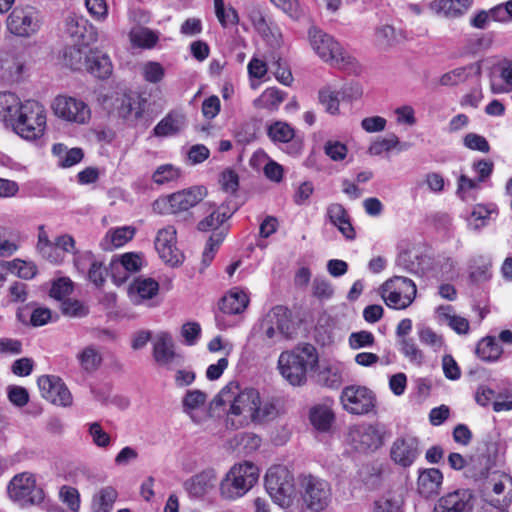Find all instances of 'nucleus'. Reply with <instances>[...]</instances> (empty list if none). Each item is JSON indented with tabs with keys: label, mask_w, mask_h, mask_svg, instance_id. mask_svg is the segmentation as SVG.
<instances>
[{
	"label": "nucleus",
	"mask_w": 512,
	"mask_h": 512,
	"mask_svg": "<svg viewBox=\"0 0 512 512\" xmlns=\"http://www.w3.org/2000/svg\"><path fill=\"white\" fill-rule=\"evenodd\" d=\"M375 342L374 335L366 330L353 332L349 336V346L353 350L371 347Z\"/></svg>",
	"instance_id": "51"
},
{
	"label": "nucleus",
	"mask_w": 512,
	"mask_h": 512,
	"mask_svg": "<svg viewBox=\"0 0 512 512\" xmlns=\"http://www.w3.org/2000/svg\"><path fill=\"white\" fill-rule=\"evenodd\" d=\"M38 387L42 397L53 404L69 406L72 403V395L59 377L43 375L38 379Z\"/></svg>",
	"instance_id": "20"
},
{
	"label": "nucleus",
	"mask_w": 512,
	"mask_h": 512,
	"mask_svg": "<svg viewBox=\"0 0 512 512\" xmlns=\"http://www.w3.org/2000/svg\"><path fill=\"white\" fill-rule=\"evenodd\" d=\"M5 265H8L12 269L16 270L18 277L22 279H31L36 275L37 272L36 267L33 264L19 259L5 263Z\"/></svg>",
	"instance_id": "61"
},
{
	"label": "nucleus",
	"mask_w": 512,
	"mask_h": 512,
	"mask_svg": "<svg viewBox=\"0 0 512 512\" xmlns=\"http://www.w3.org/2000/svg\"><path fill=\"white\" fill-rule=\"evenodd\" d=\"M40 25V13L30 5L15 7L7 18L8 30L12 34L21 37H29L35 34Z\"/></svg>",
	"instance_id": "13"
},
{
	"label": "nucleus",
	"mask_w": 512,
	"mask_h": 512,
	"mask_svg": "<svg viewBox=\"0 0 512 512\" xmlns=\"http://www.w3.org/2000/svg\"><path fill=\"white\" fill-rule=\"evenodd\" d=\"M207 190L203 186H194L169 195L167 198L157 200L154 207L160 204L168 205V212L172 214L186 211L197 205L206 196Z\"/></svg>",
	"instance_id": "17"
},
{
	"label": "nucleus",
	"mask_w": 512,
	"mask_h": 512,
	"mask_svg": "<svg viewBox=\"0 0 512 512\" xmlns=\"http://www.w3.org/2000/svg\"><path fill=\"white\" fill-rule=\"evenodd\" d=\"M216 479V471L209 468L188 479L184 487L191 496L201 497L214 487Z\"/></svg>",
	"instance_id": "23"
},
{
	"label": "nucleus",
	"mask_w": 512,
	"mask_h": 512,
	"mask_svg": "<svg viewBox=\"0 0 512 512\" xmlns=\"http://www.w3.org/2000/svg\"><path fill=\"white\" fill-rule=\"evenodd\" d=\"M384 427L379 424H357L348 430L347 441L359 452L375 451L383 445Z\"/></svg>",
	"instance_id": "11"
},
{
	"label": "nucleus",
	"mask_w": 512,
	"mask_h": 512,
	"mask_svg": "<svg viewBox=\"0 0 512 512\" xmlns=\"http://www.w3.org/2000/svg\"><path fill=\"white\" fill-rule=\"evenodd\" d=\"M419 455V443L414 437L397 438L390 449L391 459L401 467L411 466Z\"/></svg>",
	"instance_id": "21"
},
{
	"label": "nucleus",
	"mask_w": 512,
	"mask_h": 512,
	"mask_svg": "<svg viewBox=\"0 0 512 512\" xmlns=\"http://www.w3.org/2000/svg\"><path fill=\"white\" fill-rule=\"evenodd\" d=\"M284 101V93L277 88L266 89L253 104L256 108L274 110Z\"/></svg>",
	"instance_id": "40"
},
{
	"label": "nucleus",
	"mask_w": 512,
	"mask_h": 512,
	"mask_svg": "<svg viewBox=\"0 0 512 512\" xmlns=\"http://www.w3.org/2000/svg\"><path fill=\"white\" fill-rule=\"evenodd\" d=\"M207 394L199 389L188 390L182 398L183 412L193 418V412L203 407Z\"/></svg>",
	"instance_id": "41"
},
{
	"label": "nucleus",
	"mask_w": 512,
	"mask_h": 512,
	"mask_svg": "<svg viewBox=\"0 0 512 512\" xmlns=\"http://www.w3.org/2000/svg\"><path fill=\"white\" fill-rule=\"evenodd\" d=\"M131 39L138 46L151 48L156 44L158 37L147 28H138L131 32Z\"/></svg>",
	"instance_id": "50"
},
{
	"label": "nucleus",
	"mask_w": 512,
	"mask_h": 512,
	"mask_svg": "<svg viewBox=\"0 0 512 512\" xmlns=\"http://www.w3.org/2000/svg\"><path fill=\"white\" fill-rule=\"evenodd\" d=\"M492 211L482 205H477L471 212L468 218V226L472 230H479L487 225V221L490 218Z\"/></svg>",
	"instance_id": "49"
},
{
	"label": "nucleus",
	"mask_w": 512,
	"mask_h": 512,
	"mask_svg": "<svg viewBox=\"0 0 512 512\" xmlns=\"http://www.w3.org/2000/svg\"><path fill=\"white\" fill-rule=\"evenodd\" d=\"M233 213L234 211H229L224 205H221L197 224L199 231H215L208 239L202 254V262L205 266H208L211 263L218 247L226 237L225 229H218L227 219L232 216Z\"/></svg>",
	"instance_id": "7"
},
{
	"label": "nucleus",
	"mask_w": 512,
	"mask_h": 512,
	"mask_svg": "<svg viewBox=\"0 0 512 512\" xmlns=\"http://www.w3.org/2000/svg\"><path fill=\"white\" fill-rule=\"evenodd\" d=\"M302 498L311 510H322L328 505L330 499L329 484L319 478L306 476L301 481Z\"/></svg>",
	"instance_id": "16"
},
{
	"label": "nucleus",
	"mask_w": 512,
	"mask_h": 512,
	"mask_svg": "<svg viewBox=\"0 0 512 512\" xmlns=\"http://www.w3.org/2000/svg\"><path fill=\"white\" fill-rule=\"evenodd\" d=\"M181 176L179 168L171 165L164 164L159 166L152 175L153 181L158 185H163L171 181L177 180Z\"/></svg>",
	"instance_id": "45"
},
{
	"label": "nucleus",
	"mask_w": 512,
	"mask_h": 512,
	"mask_svg": "<svg viewBox=\"0 0 512 512\" xmlns=\"http://www.w3.org/2000/svg\"><path fill=\"white\" fill-rule=\"evenodd\" d=\"M308 38L313 51L329 65L338 69H346L353 63L354 58L345 51L341 44L321 29L311 27L308 31Z\"/></svg>",
	"instance_id": "5"
},
{
	"label": "nucleus",
	"mask_w": 512,
	"mask_h": 512,
	"mask_svg": "<svg viewBox=\"0 0 512 512\" xmlns=\"http://www.w3.org/2000/svg\"><path fill=\"white\" fill-rule=\"evenodd\" d=\"M341 404L350 414L364 415L375 407V394L365 386L350 385L345 387L340 396Z\"/></svg>",
	"instance_id": "14"
},
{
	"label": "nucleus",
	"mask_w": 512,
	"mask_h": 512,
	"mask_svg": "<svg viewBox=\"0 0 512 512\" xmlns=\"http://www.w3.org/2000/svg\"><path fill=\"white\" fill-rule=\"evenodd\" d=\"M473 3V0H434L430 8L436 14L455 18L467 11Z\"/></svg>",
	"instance_id": "28"
},
{
	"label": "nucleus",
	"mask_w": 512,
	"mask_h": 512,
	"mask_svg": "<svg viewBox=\"0 0 512 512\" xmlns=\"http://www.w3.org/2000/svg\"><path fill=\"white\" fill-rule=\"evenodd\" d=\"M9 497L22 506L40 504L44 500L43 490L36 485L33 474L23 472L15 475L8 485Z\"/></svg>",
	"instance_id": "10"
},
{
	"label": "nucleus",
	"mask_w": 512,
	"mask_h": 512,
	"mask_svg": "<svg viewBox=\"0 0 512 512\" xmlns=\"http://www.w3.org/2000/svg\"><path fill=\"white\" fill-rule=\"evenodd\" d=\"M86 21L82 17L69 15L65 20V32L72 38L83 36Z\"/></svg>",
	"instance_id": "58"
},
{
	"label": "nucleus",
	"mask_w": 512,
	"mask_h": 512,
	"mask_svg": "<svg viewBox=\"0 0 512 512\" xmlns=\"http://www.w3.org/2000/svg\"><path fill=\"white\" fill-rule=\"evenodd\" d=\"M176 228L168 225L157 232L155 248L160 258L171 266H177L183 261V254L177 248Z\"/></svg>",
	"instance_id": "18"
},
{
	"label": "nucleus",
	"mask_w": 512,
	"mask_h": 512,
	"mask_svg": "<svg viewBox=\"0 0 512 512\" xmlns=\"http://www.w3.org/2000/svg\"><path fill=\"white\" fill-rule=\"evenodd\" d=\"M324 151L333 161H341L347 155V147L339 141H327L324 145Z\"/></svg>",
	"instance_id": "63"
},
{
	"label": "nucleus",
	"mask_w": 512,
	"mask_h": 512,
	"mask_svg": "<svg viewBox=\"0 0 512 512\" xmlns=\"http://www.w3.org/2000/svg\"><path fill=\"white\" fill-rule=\"evenodd\" d=\"M22 102L10 92H0V120L11 124Z\"/></svg>",
	"instance_id": "37"
},
{
	"label": "nucleus",
	"mask_w": 512,
	"mask_h": 512,
	"mask_svg": "<svg viewBox=\"0 0 512 512\" xmlns=\"http://www.w3.org/2000/svg\"><path fill=\"white\" fill-rule=\"evenodd\" d=\"M214 8L215 14L222 26L226 27L228 25H234L238 22L239 18L237 11L233 7H229L227 10H225L223 0H214Z\"/></svg>",
	"instance_id": "48"
},
{
	"label": "nucleus",
	"mask_w": 512,
	"mask_h": 512,
	"mask_svg": "<svg viewBox=\"0 0 512 512\" xmlns=\"http://www.w3.org/2000/svg\"><path fill=\"white\" fill-rule=\"evenodd\" d=\"M248 303L249 298L247 294L242 290L234 288L222 298L220 309L225 314H240L246 309Z\"/></svg>",
	"instance_id": "30"
},
{
	"label": "nucleus",
	"mask_w": 512,
	"mask_h": 512,
	"mask_svg": "<svg viewBox=\"0 0 512 512\" xmlns=\"http://www.w3.org/2000/svg\"><path fill=\"white\" fill-rule=\"evenodd\" d=\"M186 125L185 116L179 112H171L165 116L155 127L156 136H170L181 131Z\"/></svg>",
	"instance_id": "31"
},
{
	"label": "nucleus",
	"mask_w": 512,
	"mask_h": 512,
	"mask_svg": "<svg viewBox=\"0 0 512 512\" xmlns=\"http://www.w3.org/2000/svg\"><path fill=\"white\" fill-rule=\"evenodd\" d=\"M62 313L69 317H83L87 315L88 308L80 301L74 299H67L61 304Z\"/></svg>",
	"instance_id": "59"
},
{
	"label": "nucleus",
	"mask_w": 512,
	"mask_h": 512,
	"mask_svg": "<svg viewBox=\"0 0 512 512\" xmlns=\"http://www.w3.org/2000/svg\"><path fill=\"white\" fill-rule=\"evenodd\" d=\"M265 487L270 497L281 507H288L294 493V478L290 471L281 465L268 469Z\"/></svg>",
	"instance_id": "8"
},
{
	"label": "nucleus",
	"mask_w": 512,
	"mask_h": 512,
	"mask_svg": "<svg viewBox=\"0 0 512 512\" xmlns=\"http://www.w3.org/2000/svg\"><path fill=\"white\" fill-rule=\"evenodd\" d=\"M142 267V259L140 255L136 253H125L123 254L118 261L113 263L114 271H118L119 269H124L129 273L138 272Z\"/></svg>",
	"instance_id": "47"
},
{
	"label": "nucleus",
	"mask_w": 512,
	"mask_h": 512,
	"mask_svg": "<svg viewBox=\"0 0 512 512\" xmlns=\"http://www.w3.org/2000/svg\"><path fill=\"white\" fill-rule=\"evenodd\" d=\"M503 353L502 347L494 337L483 338L476 347V354L484 361H496Z\"/></svg>",
	"instance_id": "38"
},
{
	"label": "nucleus",
	"mask_w": 512,
	"mask_h": 512,
	"mask_svg": "<svg viewBox=\"0 0 512 512\" xmlns=\"http://www.w3.org/2000/svg\"><path fill=\"white\" fill-rule=\"evenodd\" d=\"M442 483V472L437 468H427L419 472L417 490L422 496L429 498L440 492Z\"/></svg>",
	"instance_id": "22"
},
{
	"label": "nucleus",
	"mask_w": 512,
	"mask_h": 512,
	"mask_svg": "<svg viewBox=\"0 0 512 512\" xmlns=\"http://www.w3.org/2000/svg\"><path fill=\"white\" fill-rule=\"evenodd\" d=\"M159 284L151 278H137L129 286V296L133 304L139 305L158 294Z\"/></svg>",
	"instance_id": "25"
},
{
	"label": "nucleus",
	"mask_w": 512,
	"mask_h": 512,
	"mask_svg": "<svg viewBox=\"0 0 512 512\" xmlns=\"http://www.w3.org/2000/svg\"><path fill=\"white\" fill-rule=\"evenodd\" d=\"M292 322L286 307L275 306L263 318L260 324L261 339L264 345L271 347L291 338Z\"/></svg>",
	"instance_id": "6"
},
{
	"label": "nucleus",
	"mask_w": 512,
	"mask_h": 512,
	"mask_svg": "<svg viewBox=\"0 0 512 512\" xmlns=\"http://www.w3.org/2000/svg\"><path fill=\"white\" fill-rule=\"evenodd\" d=\"M13 130L23 139L36 140L40 138L46 127L44 107L37 101L27 100L21 103L16 117L11 122Z\"/></svg>",
	"instance_id": "4"
},
{
	"label": "nucleus",
	"mask_w": 512,
	"mask_h": 512,
	"mask_svg": "<svg viewBox=\"0 0 512 512\" xmlns=\"http://www.w3.org/2000/svg\"><path fill=\"white\" fill-rule=\"evenodd\" d=\"M59 496L71 511H78L80 507V494L76 488L66 485L62 486Z\"/></svg>",
	"instance_id": "54"
},
{
	"label": "nucleus",
	"mask_w": 512,
	"mask_h": 512,
	"mask_svg": "<svg viewBox=\"0 0 512 512\" xmlns=\"http://www.w3.org/2000/svg\"><path fill=\"white\" fill-rule=\"evenodd\" d=\"M440 320L447 323L456 333L467 334L469 322L466 318L456 315L450 305L439 306L436 310Z\"/></svg>",
	"instance_id": "33"
},
{
	"label": "nucleus",
	"mask_w": 512,
	"mask_h": 512,
	"mask_svg": "<svg viewBox=\"0 0 512 512\" xmlns=\"http://www.w3.org/2000/svg\"><path fill=\"white\" fill-rule=\"evenodd\" d=\"M1 67L10 81H18L23 71V63L14 57L3 59Z\"/></svg>",
	"instance_id": "53"
},
{
	"label": "nucleus",
	"mask_w": 512,
	"mask_h": 512,
	"mask_svg": "<svg viewBox=\"0 0 512 512\" xmlns=\"http://www.w3.org/2000/svg\"><path fill=\"white\" fill-rule=\"evenodd\" d=\"M318 362L316 349L311 344L295 348L290 352H282L278 359L281 375L293 386H301L306 382L308 369Z\"/></svg>",
	"instance_id": "2"
},
{
	"label": "nucleus",
	"mask_w": 512,
	"mask_h": 512,
	"mask_svg": "<svg viewBox=\"0 0 512 512\" xmlns=\"http://www.w3.org/2000/svg\"><path fill=\"white\" fill-rule=\"evenodd\" d=\"M134 235L135 228L132 226L111 228L103 238L101 246L104 250L111 251L125 245L127 242L132 240Z\"/></svg>",
	"instance_id": "29"
},
{
	"label": "nucleus",
	"mask_w": 512,
	"mask_h": 512,
	"mask_svg": "<svg viewBox=\"0 0 512 512\" xmlns=\"http://www.w3.org/2000/svg\"><path fill=\"white\" fill-rule=\"evenodd\" d=\"M401 353L412 363L422 364L424 355L411 338H402L399 340Z\"/></svg>",
	"instance_id": "46"
},
{
	"label": "nucleus",
	"mask_w": 512,
	"mask_h": 512,
	"mask_svg": "<svg viewBox=\"0 0 512 512\" xmlns=\"http://www.w3.org/2000/svg\"><path fill=\"white\" fill-rule=\"evenodd\" d=\"M259 479L258 467L249 461L234 464L220 482V495L236 500L247 494Z\"/></svg>",
	"instance_id": "3"
},
{
	"label": "nucleus",
	"mask_w": 512,
	"mask_h": 512,
	"mask_svg": "<svg viewBox=\"0 0 512 512\" xmlns=\"http://www.w3.org/2000/svg\"><path fill=\"white\" fill-rule=\"evenodd\" d=\"M464 145L471 150H477L483 153H488L490 150L489 143L485 137L475 133H469L465 136Z\"/></svg>",
	"instance_id": "62"
},
{
	"label": "nucleus",
	"mask_w": 512,
	"mask_h": 512,
	"mask_svg": "<svg viewBox=\"0 0 512 512\" xmlns=\"http://www.w3.org/2000/svg\"><path fill=\"white\" fill-rule=\"evenodd\" d=\"M401 506L399 499L384 498L375 502L374 512H402Z\"/></svg>",
	"instance_id": "64"
},
{
	"label": "nucleus",
	"mask_w": 512,
	"mask_h": 512,
	"mask_svg": "<svg viewBox=\"0 0 512 512\" xmlns=\"http://www.w3.org/2000/svg\"><path fill=\"white\" fill-rule=\"evenodd\" d=\"M152 357L155 364L167 371L182 367L185 358L175 350L171 335L167 332L157 334L153 340Z\"/></svg>",
	"instance_id": "12"
},
{
	"label": "nucleus",
	"mask_w": 512,
	"mask_h": 512,
	"mask_svg": "<svg viewBox=\"0 0 512 512\" xmlns=\"http://www.w3.org/2000/svg\"><path fill=\"white\" fill-rule=\"evenodd\" d=\"M52 109L57 117L72 123L86 124L91 118V110L84 101L66 95L57 96Z\"/></svg>",
	"instance_id": "15"
},
{
	"label": "nucleus",
	"mask_w": 512,
	"mask_h": 512,
	"mask_svg": "<svg viewBox=\"0 0 512 512\" xmlns=\"http://www.w3.org/2000/svg\"><path fill=\"white\" fill-rule=\"evenodd\" d=\"M268 135L274 142L287 143L294 138L295 131L286 122L277 121L269 126Z\"/></svg>",
	"instance_id": "44"
},
{
	"label": "nucleus",
	"mask_w": 512,
	"mask_h": 512,
	"mask_svg": "<svg viewBox=\"0 0 512 512\" xmlns=\"http://www.w3.org/2000/svg\"><path fill=\"white\" fill-rule=\"evenodd\" d=\"M212 404L216 407L229 406L228 420L235 428L249 421L261 423L273 419L277 415L275 405L260 397L259 392L251 387L241 388L235 381L224 386Z\"/></svg>",
	"instance_id": "1"
},
{
	"label": "nucleus",
	"mask_w": 512,
	"mask_h": 512,
	"mask_svg": "<svg viewBox=\"0 0 512 512\" xmlns=\"http://www.w3.org/2000/svg\"><path fill=\"white\" fill-rule=\"evenodd\" d=\"M140 72L143 79L152 84L161 82L165 77V68L156 61L144 62L140 67Z\"/></svg>",
	"instance_id": "43"
},
{
	"label": "nucleus",
	"mask_w": 512,
	"mask_h": 512,
	"mask_svg": "<svg viewBox=\"0 0 512 512\" xmlns=\"http://www.w3.org/2000/svg\"><path fill=\"white\" fill-rule=\"evenodd\" d=\"M398 144H399L398 137L396 135L392 134V135L388 136L387 138H383V139L373 142L370 145L368 152L370 155H380L384 151H389V150L395 148Z\"/></svg>",
	"instance_id": "57"
},
{
	"label": "nucleus",
	"mask_w": 512,
	"mask_h": 512,
	"mask_svg": "<svg viewBox=\"0 0 512 512\" xmlns=\"http://www.w3.org/2000/svg\"><path fill=\"white\" fill-rule=\"evenodd\" d=\"M219 183L224 192L234 194L239 187V177L234 170L228 168L220 174Z\"/></svg>",
	"instance_id": "55"
},
{
	"label": "nucleus",
	"mask_w": 512,
	"mask_h": 512,
	"mask_svg": "<svg viewBox=\"0 0 512 512\" xmlns=\"http://www.w3.org/2000/svg\"><path fill=\"white\" fill-rule=\"evenodd\" d=\"M88 55L77 46L66 47L63 54L64 65L72 70L85 68V57Z\"/></svg>",
	"instance_id": "42"
},
{
	"label": "nucleus",
	"mask_w": 512,
	"mask_h": 512,
	"mask_svg": "<svg viewBox=\"0 0 512 512\" xmlns=\"http://www.w3.org/2000/svg\"><path fill=\"white\" fill-rule=\"evenodd\" d=\"M117 496L118 493L113 487L101 488L92 498L91 512H111Z\"/></svg>",
	"instance_id": "34"
},
{
	"label": "nucleus",
	"mask_w": 512,
	"mask_h": 512,
	"mask_svg": "<svg viewBox=\"0 0 512 512\" xmlns=\"http://www.w3.org/2000/svg\"><path fill=\"white\" fill-rule=\"evenodd\" d=\"M89 435L92 438V442L99 448H107L111 444V437L105 432L98 422L89 424L88 429Z\"/></svg>",
	"instance_id": "52"
},
{
	"label": "nucleus",
	"mask_w": 512,
	"mask_h": 512,
	"mask_svg": "<svg viewBox=\"0 0 512 512\" xmlns=\"http://www.w3.org/2000/svg\"><path fill=\"white\" fill-rule=\"evenodd\" d=\"M75 357L81 370L87 374L96 372L103 362L100 348L93 344L83 347L77 352Z\"/></svg>",
	"instance_id": "26"
},
{
	"label": "nucleus",
	"mask_w": 512,
	"mask_h": 512,
	"mask_svg": "<svg viewBox=\"0 0 512 512\" xmlns=\"http://www.w3.org/2000/svg\"><path fill=\"white\" fill-rule=\"evenodd\" d=\"M319 382L332 389L340 387L342 383V375L338 369L326 368L318 375Z\"/></svg>",
	"instance_id": "56"
},
{
	"label": "nucleus",
	"mask_w": 512,
	"mask_h": 512,
	"mask_svg": "<svg viewBox=\"0 0 512 512\" xmlns=\"http://www.w3.org/2000/svg\"><path fill=\"white\" fill-rule=\"evenodd\" d=\"M376 39L382 46H392L398 42L396 30L390 25H383L377 28Z\"/></svg>",
	"instance_id": "60"
},
{
	"label": "nucleus",
	"mask_w": 512,
	"mask_h": 512,
	"mask_svg": "<svg viewBox=\"0 0 512 512\" xmlns=\"http://www.w3.org/2000/svg\"><path fill=\"white\" fill-rule=\"evenodd\" d=\"M85 69L96 78L106 79L111 76L113 66L108 55L98 50H90L85 57Z\"/></svg>",
	"instance_id": "24"
},
{
	"label": "nucleus",
	"mask_w": 512,
	"mask_h": 512,
	"mask_svg": "<svg viewBox=\"0 0 512 512\" xmlns=\"http://www.w3.org/2000/svg\"><path fill=\"white\" fill-rule=\"evenodd\" d=\"M416 285L406 277L395 276L381 286V296L385 304L394 309H405L414 300Z\"/></svg>",
	"instance_id": "9"
},
{
	"label": "nucleus",
	"mask_w": 512,
	"mask_h": 512,
	"mask_svg": "<svg viewBox=\"0 0 512 512\" xmlns=\"http://www.w3.org/2000/svg\"><path fill=\"white\" fill-rule=\"evenodd\" d=\"M480 74L481 65L479 63H471L444 73L440 77L439 82L442 86H456L466 82L472 75Z\"/></svg>",
	"instance_id": "27"
},
{
	"label": "nucleus",
	"mask_w": 512,
	"mask_h": 512,
	"mask_svg": "<svg viewBox=\"0 0 512 512\" xmlns=\"http://www.w3.org/2000/svg\"><path fill=\"white\" fill-rule=\"evenodd\" d=\"M318 101L325 111L331 115L340 114L341 95L332 85L322 87L318 92Z\"/></svg>",
	"instance_id": "35"
},
{
	"label": "nucleus",
	"mask_w": 512,
	"mask_h": 512,
	"mask_svg": "<svg viewBox=\"0 0 512 512\" xmlns=\"http://www.w3.org/2000/svg\"><path fill=\"white\" fill-rule=\"evenodd\" d=\"M492 491L495 496L488 500L489 504L509 506L512 503V477L501 475L499 480L494 481Z\"/></svg>",
	"instance_id": "32"
},
{
	"label": "nucleus",
	"mask_w": 512,
	"mask_h": 512,
	"mask_svg": "<svg viewBox=\"0 0 512 512\" xmlns=\"http://www.w3.org/2000/svg\"><path fill=\"white\" fill-rule=\"evenodd\" d=\"M475 495L470 489H457L440 497L433 512H473Z\"/></svg>",
	"instance_id": "19"
},
{
	"label": "nucleus",
	"mask_w": 512,
	"mask_h": 512,
	"mask_svg": "<svg viewBox=\"0 0 512 512\" xmlns=\"http://www.w3.org/2000/svg\"><path fill=\"white\" fill-rule=\"evenodd\" d=\"M117 113L119 117L124 120L137 119L141 116L142 112L139 107L137 99L131 95L124 94L118 99Z\"/></svg>",
	"instance_id": "39"
},
{
	"label": "nucleus",
	"mask_w": 512,
	"mask_h": 512,
	"mask_svg": "<svg viewBox=\"0 0 512 512\" xmlns=\"http://www.w3.org/2000/svg\"><path fill=\"white\" fill-rule=\"evenodd\" d=\"M310 422L313 427L321 432H326L330 429L334 420L332 410L326 405H317L310 410Z\"/></svg>",
	"instance_id": "36"
}]
</instances>
